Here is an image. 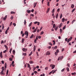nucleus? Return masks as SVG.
<instances>
[{"label": "nucleus", "instance_id": "f3484780", "mask_svg": "<svg viewBox=\"0 0 76 76\" xmlns=\"http://www.w3.org/2000/svg\"><path fill=\"white\" fill-rule=\"evenodd\" d=\"M75 21H76V20H73L72 21V24H73V23L74 22H75Z\"/></svg>", "mask_w": 76, "mask_h": 76}, {"label": "nucleus", "instance_id": "a878e982", "mask_svg": "<svg viewBox=\"0 0 76 76\" xmlns=\"http://www.w3.org/2000/svg\"><path fill=\"white\" fill-rule=\"evenodd\" d=\"M58 14L57 13L56 15V18H58Z\"/></svg>", "mask_w": 76, "mask_h": 76}, {"label": "nucleus", "instance_id": "8fccbe9b", "mask_svg": "<svg viewBox=\"0 0 76 76\" xmlns=\"http://www.w3.org/2000/svg\"><path fill=\"white\" fill-rule=\"evenodd\" d=\"M48 6H50V2L48 1Z\"/></svg>", "mask_w": 76, "mask_h": 76}, {"label": "nucleus", "instance_id": "864d4df0", "mask_svg": "<svg viewBox=\"0 0 76 76\" xmlns=\"http://www.w3.org/2000/svg\"><path fill=\"white\" fill-rule=\"evenodd\" d=\"M8 73H9V70H7V73H6L7 75H8Z\"/></svg>", "mask_w": 76, "mask_h": 76}, {"label": "nucleus", "instance_id": "aec40b11", "mask_svg": "<svg viewBox=\"0 0 76 76\" xmlns=\"http://www.w3.org/2000/svg\"><path fill=\"white\" fill-rule=\"evenodd\" d=\"M66 69L67 71V72H69V67H66Z\"/></svg>", "mask_w": 76, "mask_h": 76}, {"label": "nucleus", "instance_id": "a18cd8bd", "mask_svg": "<svg viewBox=\"0 0 76 76\" xmlns=\"http://www.w3.org/2000/svg\"><path fill=\"white\" fill-rule=\"evenodd\" d=\"M43 34H44V32L42 31L41 32L40 35H42Z\"/></svg>", "mask_w": 76, "mask_h": 76}, {"label": "nucleus", "instance_id": "c85d7f7f", "mask_svg": "<svg viewBox=\"0 0 76 76\" xmlns=\"http://www.w3.org/2000/svg\"><path fill=\"white\" fill-rule=\"evenodd\" d=\"M55 27H56V25H55V24H54L53 25V28H55Z\"/></svg>", "mask_w": 76, "mask_h": 76}, {"label": "nucleus", "instance_id": "72a5a7b5", "mask_svg": "<svg viewBox=\"0 0 76 76\" xmlns=\"http://www.w3.org/2000/svg\"><path fill=\"white\" fill-rule=\"evenodd\" d=\"M57 71V70L56 69L52 73V74H54V73H55V72H56Z\"/></svg>", "mask_w": 76, "mask_h": 76}, {"label": "nucleus", "instance_id": "6ab92c4d", "mask_svg": "<svg viewBox=\"0 0 76 76\" xmlns=\"http://www.w3.org/2000/svg\"><path fill=\"white\" fill-rule=\"evenodd\" d=\"M70 41H71V40H70V39H69L67 40V43H69V42Z\"/></svg>", "mask_w": 76, "mask_h": 76}, {"label": "nucleus", "instance_id": "5701e85b", "mask_svg": "<svg viewBox=\"0 0 76 76\" xmlns=\"http://www.w3.org/2000/svg\"><path fill=\"white\" fill-rule=\"evenodd\" d=\"M11 14H15V12L13 11H12L11 12Z\"/></svg>", "mask_w": 76, "mask_h": 76}, {"label": "nucleus", "instance_id": "20e7f679", "mask_svg": "<svg viewBox=\"0 0 76 76\" xmlns=\"http://www.w3.org/2000/svg\"><path fill=\"white\" fill-rule=\"evenodd\" d=\"M7 15H6L4 17V18H3V19L4 20H6V19H7Z\"/></svg>", "mask_w": 76, "mask_h": 76}, {"label": "nucleus", "instance_id": "9d476101", "mask_svg": "<svg viewBox=\"0 0 76 76\" xmlns=\"http://www.w3.org/2000/svg\"><path fill=\"white\" fill-rule=\"evenodd\" d=\"M74 7H75V5H74V4H72L71 6V8H72V9H73V8H74Z\"/></svg>", "mask_w": 76, "mask_h": 76}, {"label": "nucleus", "instance_id": "de8ad7c7", "mask_svg": "<svg viewBox=\"0 0 76 76\" xmlns=\"http://www.w3.org/2000/svg\"><path fill=\"white\" fill-rule=\"evenodd\" d=\"M56 53H59V50L58 49L56 50Z\"/></svg>", "mask_w": 76, "mask_h": 76}, {"label": "nucleus", "instance_id": "0e129e2a", "mask_svg": "<svg viewBox=\"0 0 76 76\" xmlns=\"http://www.w3.org/2000/svg\"><path fill=\"white\" fill-rule=\"evenodd\" d=\"M1 63H2V64H4V61H1Z\"/></svg>", "mask_w": 76, "mask_h": 76}, {"label": "nucleus", "instance_id": "4d7b16f0", "mask_svg": "<svg viewBox=\"0 0 76 76\" xmlns=\"http://www.w3.org/2000/svg\"><path fill=\"white\" fill-rule=\"evenodd\" d=\"M40 76H45V74H43V75H41Z\"/></svg>", "mask_w": 76, "mask_h": 76}, {"label": "nucleus", "instance_id": "774afa93", "mask_svg": "<svg viewBox=\"0 0 76 76\" xmlns=\"http://www.w3.org/2000/svg\"><path fill=\"white\" fill-rule=\"evenodd\" d=\"M60 11V9L58 8L57 10V12H58Z\"/></svg>", "mask_w": 76, "mask_h": 76}, {"label": "nucleus", "instance_id": "bf43d9fd", "mask_svg": "<svg viewBox=\"0 0 76 76\" xmlns=\"http://www.w3.org/2000/svg\"><path fill=\"white\" fill-rule=\"evenodd\" d=\"M34 9H32L31 10V12H32V13H33V12H34Z\"/></svg>", "mask_w": 76, "mask_h": 76}, {"label": "nucleus", "instance_id": "680f3d73", "mask_svg": "<svg viewBox=\"0 0 76 76\" xmlns=\"http://www.w3.org/2000/svg\"><path fill=\"white\" fill-rule=\"evenodd\" d=\"M34 43H36L37 42V40L36 39H35L34 40Z\"/></svg>", "mask_w": 76, "mask_h": 76}, {"label": "nucleus", "instance_id": "ddd939ff", "mask_svg": "<svg viewBox=\"0 0 76 76\" xmlns=\"http://www.w3.org/2000/svg\"><path fill=\"white\" fill-rule=\"evenodd\" d=\"M1 74L4 75V73L3 72V71H1Z\"/></svg>", "mask_w": 76, "mask_h": 76}, {"label": "nucleus", "instance_id": "f704fd0d", "mask_svg": "<svg viewBox=\"0 0 76 76\" xmlns=\"http://www.w3.org/2000/svg\"><path fill=\"white\" fill-rule=\"evenodd\" d=\"M2 71H4V66H3L2 68Z\"/></svg>", "mask_w": 76, "mask_h": 76}, {"label": "nucleus", "instance_id": "423d86ee", "mask_svg": "<svg viewBox=\"0 0 76 76\" xmlns=\"http://www.w3.org/2000/svg\"><path fill=\"white\" fill-rule=\"evenodd\" d=\"M50 53L48 51L46 53V55H50Z\"/></svg>", "mask_w": 76, "mask_h": 76}, {"label": "nucleus", "instance_id": "2f4dec72", "mask_svg": "<svg viewBox=\"0 0 76 76\" xmlns=\"http://www.w3.org/2000/svg\"><path fill=\"white\" fill-rule=\"evenodd\" d=\"M29 63H30V64H32V63H34V62H33V61H29Z\"/></svg>", "mask_w": 76, "mask_h": 76}, {"label": "nucleus", "instance_id": "39448f33", "mask_svg": "<svg viewBox=\"0 0 76 76\" xmlns=\"http://www.w3.org/2000/svg\"><path fill=\"white\" fill-rule=\"evenodd\" d=\"M55 29V31H57V29H58V26H56L55 28H54Z\"/></svg>", "mask_w": 76, "mask_h": 76}, {"label": "nucleus", "instance_id": "052dcab7", "mask_svg": "<svg viewBox=\"0 0 76 76\" xmlns=\"http://www.w3.org/2000/svg\"><path fill=\"white\" fill-rule=\"evenodd\" d=\"M65 41L66 42L67 41V38H66L65 39Z\"/></svg>", "mask_w": 76, "mask_h": 76}, {"label": "nucleus", "instance_id": "6e6552de", "mask_svg": "<svg viewBox=\"0 0 76 76\" xmlns=\"http://www.w3.org/2000/svg\"><path fill=\"white\" fill-rule=\"evenodd\" d=\"M0 57H1V58H3V56H2V52H1L0 53Z\"/></svg>", "mask_w": 76, "mask_h": 76}, {"label": "nucleus", "instance_id": "09e8293b", "mask_svg": "<svg viewBox=\"0 0 76 76\" xmlns=\"http://www.w3.org/2000/svg\"><path fill=\"white\" fill-rule=\"evenodd\" d=\"M49 45H51V46H52V45H53V44H52V43H51V42H49Z\"/></svg>", "mask_w": 76, "mask_h": 76}, {"label": "nucleus", "instance_id": "ea45409f", "mask_svg": "<svg viewBox=\"0 0 76 76\" xmlns=\"http://www.w3.org/2000/svg\"><path fill=\"white\" fill-rule=\"evenodd\" d=\"M55 10L54 9H53V10H52V13H54V12Z\"/></svg>", "mask_w": 76, "mask_h": 76}, {"label": "nucleus", "instance_id": "b1692460", "mask_svg": "<svg viewBox=\"0 0 76 76\" xmlns=\"http://www.w3.org/2000/svg\"><path fill=\"white\" fill-rule=\"evenodd\" d=\"M12 53L14 55L15 54V51L14 50H13Z\"/></svg>", "mask_w": 76, "mask_h": 76}, {"label": "nucleus", "instance_id": "393cba45", "mask_svg": "<svg viewBox=\"0 0 76 76\" xmlns=\"http://www.w3.org/2000/svg\"><path fill=\"white\" fill-rule=\"evenodd\" d=\"M24 25H26V20H24Z\"/></svg>", "mask_w": 76, "mask_h": 76}, {"label": "nucleus", "instance_id": "bb28decb", "mask_svg": "<svg viewBox=\"0 0 76 76\" xmlns=\"http://www.w3.org/2000/svg\"><path fill=\"white\" fill-rule=\"evenodd\" d=\"M65 70V68H64L62 70H61V72H64V71Z\"/></svg>", "mask_w": 76, "mask_h": 76}, {"label": "nucleus", "instance_id": "f03ea898", "mask_svg": "<svg viewBox=\"0 0 76 76\" xmlns=\"http://www.w3.org/2000/svg\"><path fill=\"white\" fill-rule=\"evenodd\" d=\"M50 66L52 67V69H53L55 67V65L53 64H50Z\"/></svg>", "mask_w": 76, "mask_h": 76}, {"label": "nucleus", "instance_id": "a19ab883", "mask_svg": "<svg viewBox=\"0 0 76 76\" xmlns=\"http://www.w3.org/2000/svg\"><path fill=\"white\" fill-rule=\"evenodd\" d=\"M27 65L28 67L30 68V65L29 64H28Z\"/></svg>", "mask_w": 76, "mask_h": 76}, {"label": "nucleus", "instance_id": "f8f14e48", "mask_svg": "<svg viewBox=\"0 0 76 76\" xmlns=\"http://www.w3.org/2000/svg\"><path fill=\"white\" fill-rule=\"evenodd\" d=\"M35 50H36V47L35 46V45H34L33 51H35Z\"/></svg>", "mask_w": 76, "mask_h": 76}, {"label": "nucleus", "instance_id": "7ed1b4c3", "mask_svg": "<svg viewBox=\"0 0 76 76\" xmlns=\"http://www.w3.org/2000/svg\"><path fill=\"white\" fill-rule=\"evenodd\" d=\"M63 58V56H60L59 57L58 59V61H59L60 60H61V59H62V58Z\"/></svg>", "mask_w": 76, "mask_h": 76}, {"label": "nucleus", "instance_id": "37998d69", "mask_svg": "<svg viewBox=\"0 0 76 76\" xmlns=\"http://www.w3.org/2000/svg\"><path fill=\"white\" fill-rule=\"evenodd\" d=\"M72 75H76V73L74 72V73H72Z\"/></svg>", "mask_w": 76, "mask_h": 76}, {"label": "nucleus", "instance_id": "9b49d317", "mask_svg": "<svg viewBox=\"0 0 76 76\" xmlns=\"http://www.w3.org/2000/svg\"><path fill=\"white\" fill-rule=\"evenodd\" d=\"M50 8H48L47 10L46 13H48V12H49V11H50Z\"/></svg>", "mask_w": 76, "mask_h": 76}, {"label": "nucleus", "instance_id": "e2e57ef3", "mask_svg": "<svg viewBox=\"0 0 76 76\" xmlns=\"http://www.w3.org/2000/svg\"><path fill=\"white\" fill-rule=\"evenodd\" d=\"M52 25H53V23H54V21H53V20H52Z\"/></svg>", "mask_w": 76, "mask_h": 76}, {"label": "nucleus", "instance_id": "6e6d98bb", "mask_svg": "<svg viewBox=\"0 0 76 76\" xmlns=\"http://www.w3.org/2000/svg\"><path fill=\"white\" fill-rule=\"evenodd\" d=\"M37 23H38L37 21H36L34 22V24H37Z\"/></svg>", "mask_w": 76, "mask_h": 76}, {"label": "nucleus", "instance_id": "338daca9", "mask_svg": "<svg viewBox=\"0 0 76 76\" xmlns=\"http://www.w3.org/2000/svg\"><path fill=\"white\" fill-rule=\"evenodd\" d=\"M37 69H39V66H36Z\"/></svg>", "mask_w": 76, "mask_h": 76}, {"label": "nucleus", "instance_id": "4c0bfd02", "mask_svg": "<svg viewBox=\"0 0 76 76\" xmlns=\"http://www.w3.org/2000/svg\"><path fill=\"white\" fill-rule=\"evenodd\" d=\"M75 9H76L75 8L73 9L72 10V12H73L75 10Z\"/></svg>", "mask_w": 76, "mask_h": 76}, {"label": "nucleus", "instance_id": "a211bd4d", "mask_svg": "<svg viewBox=\"0 0 76 76\" xmlns=\"http://www.w3.org/2000/svg\"><path fill=\"white\" fill-rule=\"evenodd\" d=\"M32 22H31L28 25V26L29 27H30L31 26V25H32Z\"/></svg>", "mask_w": 76, "mask_h": 76}, {"label": "nucleus", "instance_id": "f257e3e1", "mask_svg": "<svg viewBox=\"0 0 76 76\" xmlns=\"http://www.w3.org/2000/svg\"><path fill=\"white\" fill-rule=\"evenodd\" d=\"M27 50L28 49L27 48H23L22 49V50H23V51H24V52H26Z\"/></svg>", "mask_w": 76, "mask_h": 76}, {"label": "nucleus", "instance_id": "49530a36", "mask_svg": "<svg viewBox=\"0 0 76 76\" xmlns=\"http://www.w3.org/2000/svg\"><path fill=\"white\" fill-rule=\"evenodd\" d=\"M13 25L14 26H16V23H13Z\"/></svg>", "mask_w": 76, "mask_h": 76}, {"label": "nucleus", "instance_id": "7c9ffc66", "mask_svg": "<svg viewBox=\"0 0 76 76\" xmlns=\"http://www.w3.org/2000/svg\"><path fill=\"white\" fill-rule=\"evenodd\" d=\"M62 14H60V19H61L62 18Z\"/></svg>", "mask_w": 76, "mask_h": 76}, {"label": "nucleus", "instance_id": "473e14b6", "mask_svg": "<svg viewBox=\"0 0 76 76\" xmlns=\"http://www.w3.org/2000/svg\"><path fill=\"white\" fill-rule=\"evenodd\" d=\"M4 47L6 48L7 49V50L8 48H7V46L6 45H4Z\"/></svg>", "mask_w": 76, "mask_h": 76}, {"label": "nucleus", "instance_id": "3c124183", "mask_svg": "<svg viewBox=\"0 0 76 76\" xmlns=\"http://www.w3.org/2000/svg\"><path fill=\"white\" fill-rule=\"evenodd\" d=\"M9 60H10V61H12V58H10Z\"/></svg>", "mask_w": 76, "mask_h": 76}, {"label": "nucleus", "instance_id": "412c9836", "mask_svg": "<svg viewBox=\"0 0 76 76\" xmlns=\"http://www.w3.org/2000/svg\"><path fill=\"white\" fill-rule=\"evenodd\" d=\"M27 12L28 13H31V10H28L27 11Z\"/></svg>", "mask_w": 76, "mask_h": 76}, {"label": "nucleus", "instance_id": "c756f323", "mask_svg": "<svg viewBox=\"0 0 76 76\" xmlns=\"http://www.w3.org/2000/svg\"><path fill=\"white\" fill-rule=\"evenodd\" d=\"M32 52H31L30 54L29 55V56H31V55H32Z\"/></svg>", "mask_w": 76, "mask_h": 76}, {"label": "nucleus", "instance_id": "1a4fd4ad", "mask_svg": "<svg viewBox=\"0 0 76 76\" xmlns=\"http://www.w3.org/2000/svg\"><path fill=\"white\" fill-rule=\"evenodd\" d=\"M52 48H53V50H56L57 48V46H55V47H52Z\"/></svg>", "mask_w": 76, "mask_h": 76}, {"label": "nucleus", "instance_id": "58836bf2", "mask_svg": "<svg viewBox=\"0 0 76 76\" xmlns=\"http://www.w3.org/2000/svg\"><path fill=\"white\" fill-rule=\"evenodd\" d=\"M12 49L11 48L10 49V54H11V52H12Z\"/></svg>", "mask_w": 76, "mask_h": 76}, {"label": "nucleus", "instance_id": "e433bc0d", "mask_svg": "<svg viewBox=\"0 0 76 76\" xmlns=\"http://www.w3.org/2000/svg\"><path fill=\"white\" fill-rule=\"evenodd\" d=\"M23 56H26V53H23Z\"/></svg>", "mask_w": 76, "mask_h": 76}, {"label": "nucleus", "instance_id": "2eb2a0df", "mask_svg": "<svg viewBox=\"0 0 76 76\" xmlns=\"http://www.w3.org/2000/svg\"><path fill=\"white\" fill-rule=\"evenodd\" d=\"M64 20H65V19H64V18H63L62 19V22H64Z\"/></svg>", "mask_w": 76, "mask_h": 76}, {"label": "nucleus", "instance_id": "4468645a", "mask_svg": "<svg viewBox=\"0 0 76 76\" xmlns=\"http://www.w3.org/2000/svg\"><path fill=\"white\" fill-rule=\"evenodd\" d=\"M37 4V3H34V7H36Z\"/></svg>", "mask_w": 76, "mask_h": 76}, {"label": "nucleus", "instance_id": "c03bdc74", "mask_svg": "<svg viewBox=\"0 0 76 76\" xmlns=\"http://www.w3.org/2000/svg\"><path fill=\"white\" fill-rule=\"evenodd\" d=\"M53 71H54V70H53L51 72H50L49 74V75H50L51 73H53Z\"/></svg>", "mask_w": 76, "mask_h": 76}, {"label": "nucleus", "instance_id": "69168bd1", "mask_svg": "<svg viewBox=\"0 0 76 76\" xmlns=\"http://www.w3.org/2000/svg\"><path fill=\"white\" fill-rule=\"evenodd\" d=\"M34 73H35V74H37V72L36 71H34Z\"/></svg>", "mask_w": 76, "mask_h": 76}, {"label": "nucleus", "instance_id": "603ef678", "mask_svg": "<svg viewBox=\"0 0 76 76\" xmlns=\"http://www.w3.org/2000/svg\"><path fill=\"white\" fill-rule=\"evenodd\" d=\"M12 25V22H11L10 24V26H11Z\"/></svg>", "mask_w": 76, "mask_h": 76}, {"label": "nucleus", "instance_id": "4be33fe9", "mask_svg": "<svg viewBox=\"0 0 76 76\" xmlns=\"http://www.w3.org/2000/svg\"><path fill=\"white\" fill-rule=\"evenodd\" d=\"M25 41V39H22V43H23L24 41Z\"/></svg>", "mask_w": 76, "mask_h": 76}, {"label": "nucleus", "instance_id": "0eeeda50", "mask_svg": "<svg viewBox=\"0 0 76 76\" xmlns=\"http://www.w3.org/2000/svg\"><path fill=\"white\" fill-rule=\"evenodd\" d=\"M37 29H38V27H37L35 29L34 31H33V32L34 33V32H35L36 31H37Z\"/></svg>", "mask_w": 76, "mask_h": 76}, {"label": "nucleus", "instance_id": "5fc2aeb1", "mask_svg": "<svg viewBox=\"0 0 76 76\" xmlns=\"http://www.w3.org/2000/svg\"><path fill=\"white\" fill-rule=\"evenodd\" d=\"M28 34L26 36V38H28Z\"/></svg>", "mask_w": 76, "mask_h": 76}, {"label": "nucleus", "instance_id": "c9c22d12", "mask_svg": "<svg viewBox=\"0 0 76 76\" xmlns=\"http://www.w3.org/2000/svg\"><path fill=\"white\" fill-rule=\"evenodd\" d=\"M60 31L61 34V32H62V29H61V28H60Z\"/></svg>", "mask_w": 76, "mask_h": 76}, {"label": "nucleus", "instance_id": "dca6fc26", "mask_svg": "<svg viewBox=\"0 0 76 76\" xmlns=\"http://www.w3.org/2000/svg\"><path fill=\"white\" fill-rule=\"evenodd\" d=\"M28 34V32H27V31H26L25 33V35H27V34Z\"/></svg>", "mask_w": 76, "mask_h": 76}, {"label": "nucleus", "instance_id": "79ce46f5", "mask_svg": "<svg viewBox=\"0 0 76 76\" xmlns=\"http://www.w3.org/2000/svg\"><path fill=\"white\" fill-rule=\"evenodd\" d=\"M45 70H48V67H46L45 68Z\"/></svg>", "mask_w": 76, "mask_h": 76}, {"label": "nucleus", "instance_id": "13d9d810", "mask_svg": "<svg viewBox=\"0 0 76 76\" xmlns=\"http://www.w3.org/2000/svg\"><path fill=\"white\" fill-rule=\"evenodd\" d=\"M32 43H31L30 44V45H29V47H31L32 46Z\"/></svg>", "mask_w": 76, "mask_h": 76}, {"label": "nucleus", "instance_id": "cd10ccee", "mask_svg": "<svg viewBox=\"0 0 76 76\" xmlns=\"http://www.w3.org/2000/svg\"><path fill=\"white\" fill-rule=\"evenodd\" d=\"M33 37H34V35L32 34V35L30 37V38L32 39L33 38Z\"/></svg>", "mask_w": 76, "mask_h": 76}]
</instances>
